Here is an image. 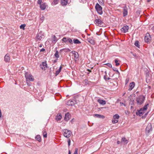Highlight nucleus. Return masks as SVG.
<instances>
[{
  "label": "nucleus",
  "mask_w": 154,
  "mask_h": 154,
  "mask_svg": "<svg viewBox=\"0 0 154 154\" xmlns=\"http://www.w3.org/2000/svg\"><path fill=\"white\" fill-rule=\"evenodd\" d=\"M121 143V142H120V141H117V144H120V143Z\"/></svg>",
  "instance_id": "obj_52"
},
{
  "label": "nucleus",
  "mask_w": 154,
  "mask_h": 154,
  "mask_svg": "<svg viewBox=\"0 0 154 154\" xmlns=\"http://www.w3.org/2000/svg\"><path fill=\"white\" fill-rule=\"evenodd\" d=\"M151 38L149 33L146 34L145 36L144 40L147 43H149L151 40Z\"/></svg>",
  "instance_id": "obj_6"
},
{
  "label": "nucleus",
  "mask_w": 154,
  "mask_h": 154,
  "mask_svg": "<svg viewBox=\"0 0 154 154\" xmlns=\"http://www.w3.org/2000/svg\"><path fill=\"white\" fill-rule=\"evenodd\" d=\"M97 101L100 104L102 105H105L106 103V102L105 100H104L101 99H98L97 100Z\"/></svg>",
  "instance_id": "obj_18"
},
{
  "label": "nucleus",
  "mask_w": 154,
  "mask_h": 154,
  "mask_svg": "<svg viewBox=\"0 0 154 154\" xmlns=\"http://www.w3.org/2000/svg\"><path fill=\"white\" fill-rule=\"evenodd\" d=\"M129 29V27L128 26H124L121 29V31L122 32L125 33L128 31Z\"/></svg>",
  "instance_id": "obj_9"
},
{
  "label": "nucleus",
  "mask_w": 154,
  "mask_h": 154,
  "mask_svg": "<svg viewBox=\"0 0 154 154\" xmlns=\"http://www.w3.org/2000/svg\"><path fill=\"white\" fill-rule=\"evenodd\" d=\"M52 42L54 43H55L57 41V39L55 35H53L52 37Z\"/></svg>",
  "instance_id": "obj_20"
},
{
  "label": "nucleus",
  "mask_w": 154,
  "mask_h": 154,
  "mask_svg": "<svg viewBox=\"0 0 154 154\" xmlns=\"http://www.w3.org/2000/svg\"><path fill=\"white\" fill-rule=\"evenodd\" d=\"M67 40H68V42H69L71 44H72L73 42L72 40L69 38H67Z\"/></svg>",
  "instance_id": "obj_38"
},
{
  "label": "nucleus",
  "mask_w": 154,
  "mask_h": 154,
  "mask_svg": "<svg viewBox=\"0 0 154 154\" xmlns=\"http://www.w3.org/2000/svg\"><path fill=\"white\" fill-rule=\"evenodd\" d=\"M61 4L63 6H65L68 3L67 0H61Z\"/></svg>",
  "instance_id": "obj_19"
},
{
  "label": "nucleus",
  "mask_w": 154,
  "mask_h": 154,
  "mask_svg": "<svg viewBox=\"0 0 154 154\" xmlns=\"http://www.w3.org/2000/svg\"><path fill=\"white\" fill-rule=\"evenodd\" d=\"M62 69V67L61 66H60V68L58 70L56 71V73H55V75H58L59 74V73L61 72V69Z\"/></svg>",
  "instance_id": "obj_23"
},
{
  "label": "nucleus",
  "mask_w": 154,
  "mask_h": 154,
  "mask_svg": "<svg viewBox=\"0 0 154 154\" xmlns=\"http://www.w3.org/2000/svg\"><path fill=\"white\" fill-rule=\"evenodd\" d=\"M147 114V113H146V114H145V115H146Z\"/></svg>",
  "instance_id": "obj_61"
},
{
  "label": "nucleus",
  "mask_w": 154,
  "mask_h": 154,
  "mask_svg": "<svg viewBox=\"0 0 154 154\" xmlns=\"http://www.w3.org/2000/svg\"><path fill=\"white\" fill-rule=\"evenodd\" d=\"M134 45L135 46L138 48H139L140 45H139V42L138 41H135Z\"/></svg>",
  "instance_id": "obj_35"
},
{
  "label": "nucleus",
  "mask_w": 154,
  "mask_h": 154,
  "mask_svg": "<svg viewBox=\"0 0 154 154\" xmlns=\"http://www.w3.org/2000/svg\"><path fill=\"white\" fill-rule=\"evenodd\" d=\"M45 51V49L44 48H43L40 50V52H43V51Z\"/></svg>",
  "instance_id": "obj_48"
},
{
  "label": "nucleus",
  "mask_w": 154,
  "mask_h": 154,
  "mask_svg": "<svg viewBox=\"0 0 154 154\" xmlns=\"http://www.w3.org/2000/svg\"><path fill=\"white\" fill-rule=\"evenodd\" d=\"M25 77L26 80H29L30 81H33L34 80V79L33 76L31 74L28 72L25 73Z\"/></svg>",
  "instance_id": "obj_4"
},
{
  "label": "nucleus",
  "mask_w": 154,
  "mask_h": 154,
  "mask_svg": "<svg viewBox=\"0 0 154 154\" xmlns=\"http://www.w3.org/2000/svg\"><path fill=\"white\" fill-rule=\"evenodd\" d=\"M135 85V83L134 82H132L129 85L128 90L129 91L131 90L134 87Z\"/></svg>",
  "instance_id": "obj_13"
},
{
  "label": "nucleus",
  "mask_w": 154,
  "mask_h": 154,
  "mask_svg": "<svg viewBox=\"0 0 154 154\" xmlns=\"http://www.w3.org/2000/svg\"><path fill=\"white\" fill-rule=\"evenodd\" d=\"M27 85H28L29 86H30V85L29 84H28V83H27Z\"/></svg>",
  "instance_id": "obj_56"
},
{
  "label": "nucleus",
  "mask_w": 154,
  "mask_h": 154,
  "mask_svg": "<svg viewBox=\"0 0 154 154\" xmlns=\"http://www.w3.org/2000/svg\"><path fill=\"white\" fill-rule=\"evenodd\" d=\"M113 69V70H115V69Z\"/></svg>",
  "instance_id": "obj_63"
},
{
  "label": "nucleus",
  "mask_w": 154,
  "mask_h": 154,
  "mask_svg": "<svg viewBox=\"0 0 154 154\" xmlns=\"http://www.w3.org/2000/svg\"><path fill=\"white\" fill-rule=\"evenodd\" d=\"M118 122V120H116V119H113L112 121V123L113 124L117 123Z\"/></svg>",
  "instance_id": "obj_39"
},
{
  "label": "nucleus",
  "mask_w": 154,
  "mask_h": 154,
  "mask_svg": "<svg viewBox=\"0 0 154 154\" xmlns=\"http://www.w3.org/2000/svg\"><path fill=\"white\" fill-rule=\"evenodd\" d=\"M59 2L58 0H53V2L51 3L52 5H55L58 4Z\"/></svg>",
  "instance_id": "obj_28"
},
{
  "label": "nucleus",
  "mask_w": 154,
  "mask_h": 154,
  "mask_svg": "<svg viewBox=\"0 0 154 154\" xmlns=\"http://www.w3.org/2000/svg\"><path fill=\"white\" fill-rule=\"evenodd\" d=\"M125 94V93H124V94H123V96H124V95Z\"/></svg>",
  "instance_id": "obj_59"
},
{
  "label": "nucleus",
  "mask_w": 154,
  "mask_h": 154,
  "mask_svg": "<svg viewBox=\"0 0 154 154\" xmlns=\"http://www.w3.org/2000/svg\"><path fill=\"white\" fill-rule=\"evenodd\" d=\"M73 42L75 44H80L81 42L78 39H74Z\"/></svg>",
  "instance_id": "obj_25"
},
{
  "label": "nucleus",
  "mask_w": 154,
  "mask_h": 154,
  "mask_svg": "<svg viewBox=\"0 0 154 154\" xmlns=\"http://www.w3.org/2000/svg\"><path fill=\"white\" fill-rule=\"evenodd\" d=\"M94 116L96 117L99 118L104 119L105 118V116H104L100 115V114H96L94 115Z\"/></svg>",
  "instance_id": "obj_22"
},
{
  "label": "nucleus",
  "mask_w": 154,
  "mask_h": 154,
  "mask_svg": "<svg viewBox=\"0 0 154 154\" xmlns=\"http://www.w3.org/2000/svg\"><path fill=\"white\" fill-rule=\"evenodd\" d=\"M88 70L89 72H91V70H90V69H88Z\"/></svg>",
  "instance_id": "obj_53"
},
{
  "label": "nucleus",
  "mask_w": 154,
  "mask_h": 154,
  "mask_svg": "<svg viewBox=\"0 0 154 154\" xmlns=\"http://www.w3.org/2000/svg\"><path fill=\"white\" fill-rule=\"evenodd\" d=\"M84 82H85V84L86 85L88 84H89V82L88 81V80L87 79H85V80H84Z\"/></svg>",
  "instance_id": "obj_44"
},
{
  "label": "nucleus",
  "mask_w": 154,
  "mask_h": 154,
  "mask_svg": "<svg viewBox=\"0 0 154 154\" xmlns=\"http://www.w3.org/2000/svg\"><path fill=\"white\" fill-rule=\"evenodd\" d=\"M68 145L69 146L70 145L71 141L70 139H69L68 140Z\"/></svg>",
  "instance_id": "obj_47"
},
{
  "label": "nucleus",
  "mask_w": 154,
  "mask_h": 154,
  "mask_svg": "<svg viewBox=\"0 0 154 154\" xmlns=\"http://www.w3.org/2000/svg\"><path fill=\"white\" fill-rule=\"evenodd\" d=\"M126 82V84L128 82V80L127 79H126L125 81Z\"/></svg>",
  "instance_id": "obj_49"
},
{
  "label": "nucleus",
  "mask_w": 154,
  "mask_h": 154,
  "mask_svg": "<svg viewBox=\"0 0 154 154\" xmlns=\"http://www.w3.org/2000/svg\"><path fill=\"white\" fill-rule=\"evenodd\" d=\"M152 128L151 124H149L147 126L146 129V133H149L150 131H152Z\"/></svg>",
  "instance_id": "obj_8"
},
{
  "label": "nucleus",
  "mask_w": 154,
  "mask_h": 154,
  "mask_svg": "<svg viewBox=\"0 0 154 154\" xmlns=\"http://www.w3.org/2000/svg\"><path fill=\"white\" fill-rule=\"evenodd\" d=\"M10 57L8 54H6L4 57V60L6 62H8L10 61Z\"/></svg>",
  "instance_id": "obj_11"
},
{
  "label": "nucleus",
  "mask_w": 154,
  "mask_h": 154,
  "mask_svg": "<svg viewBox=\"0 0 154 154\" xmlns=\"http://www.w3.org/2000/svg\"><path fill=\"white\" fill-rule=\"evenodd\" d=\"M78 149L77 148L75 149V151L73 154H78Z\"/></svg>",
  "instance_id": "obj_45"
},
{
  "label": "nucleus",
  "mask_w": 154,
  "mask_h": 154,
  "mask_svg": "<svg viewBox=\"0 0 154 154\" xmlns=\"http://www.w3.org/2000/svg\"><path fill=\"white\" fill-rule=\"evenodd\" d=\"M76 103V101L74 99L70 100L68 101L66 103V104L69 106H72Z\"/></svg>",
  "instance_id": "obj_5"
},
{
  "label": "nucleus",
  "mask_w": 154,
  "mask_h": 154,
  "mask_svg": "<svg viewBox=\"0 0 154 154\" xmlns=\"http://www.w3.org/2000/svg\"><path fill=\"white\" fill-rule=\"evenodd\" d=\"M119 118V116L117 114H115L113 116V119H118Z\"/></svg>",
  "instance_id": "obj_33"
},
{
  "label": "nucleus",
  "mask_w": 154,
  "mask_h": 154,
  "mask_svg": "<svg viewBox=\"0 0 154 154\" xmlns=\"http://www.w3.org/2000/svg\"><path fill=\"white\" fill-rule=\"evenodd\" d=\"M62 118V116L60 114L58 115L56 117V120L57 121L60 120Z\"/></svg>",
  "instance_id": "obj_26"
},
{
  "label": "nucleus",
  "mask_w": 154,
  "mask_h": 154,
  "mask_svg": "<svg viewBox=\"0 0 154 154\" xmlns=\"http://www.w3.org/2000/svg\"><path fill=\"white\" fill-rule=\"evenodd\" d=\"M26 26V25L25 24H22L20 26V28L21 29H22L23 30H24L25 27Z\"/></svg>",
  "instance_id": "obj_37"
},
{
  "label": "nucleus",
  "mask_w": 154,
  "mask_h": 154,
  "mask_svg": "<svg viewBox=\"0 0 154 154\" xmlns=\"http://www.w3.org/2000/svg\"><path fill=\"white\" fill-rule=\"evenodd\" d=\"M128 14V8L126 6L123 8V15L124 17H125Z\"/></svg>",
  "instance_id": "obj_15"
},
{
  "label": "nucleus",
  "mask_w": 154,
  "mask_h": 154,
  "mask_svg": "<svg viewBox=\"0 0 154 154\" xmlns=\"http://www.w3.org/2000/svg\"><path fill=\"white\" fill-rule=\"evenodd\" d=\"M131 53L136 58H138V56H137L136 54H133L132 52H131Z\"/></svg>",
  "instance_id": "obj_41"
},
{
  "label": "nucleus",
  "mask_w": 154,
  "mask_h": 154,
  "mask_svg": "<svg viewBox=\"0 0 154 154\" xmlns=\"http://www.w3.org/2000/svg\"><path fill=\"white\" fill-rule=\"evenodd\" d=\"M149 105V103H147L146 104L144 107L142 108L144 110L146 111L147 108V106H148Z\"/></svg>",
  "instance_id": "obj_30"
},
{
  "label": "nucleus",
  "mask_w": 154,
  "mask_h": 154,
  "mask_svg": "<svg viewBox=\"0 0 154 154\" xmlns=\"http://www.w3.org/2000/svg\"><path fill=\"white\" fill-rule=\"evenodd\" d=\"M42 2V0H38L37 2V3L38 4L40 5L41 4Z\"/></svg>",
  "instance_id": "obj_46"
},
{
  "label": "nucleus",
  "mask_w": 154,
  "mask_h": 154,
  "mask_svg": "<svg viewBox=\"0 0 154 154\" xmlns=\"http://www.w3.org/2000/svg\"><path fill=\"white\" fill-rule=\"evenodd\" d=\"M54 55L55 57L57 58H58L59 57V52L57 51H56Z\"/></svg>",
  "instance_id": "obj_32"
},
{
  "label": "nucleus",
  "mask_w": 154,
  "mask_h": 154,
  "mask_svg": "<svg viewBox=\"0 0 154 154\" xmlns=\"http://www.w3.org/2000/svg\"><path fill=\"white\" fill-rule=\"evenodd\" d=\"M40 67L42 69L45 70L47 68V64L46 62H43L40 65Z\"/></svg>",
  "instance_id": "obj_12"
},
{
  "label": "nucleus",
  "mask_w": 154,
  "mask_h": 154,
  "mask_svg": "<svg viewBox=\"0 0 154 154\" xmlns=\"http://www.w3.org/2000/svg\"><path fill=\"white\" fill-rule=\"evenodd\" d=\"M145 99V97L143 96H139L136 99V101L137 104L138 105H141Z\"/></svg>",
  "instance_id": "obj_2"
},
{
  "label": "nucleus",
  "mask_w": 154,
  "mask_h": 154,
  "mask_svg": "<svg viewBox=\"0 0 154 154\" xmlns=\"http://www.w3.org/2000/svg\"><path fill=\"white\" fill-rule=\"evenodd\" d=\"M151 0H147L148 2H149Z\"/></svg>",
  "instance_id": "obj_55"
},
{
  "label": "nucleus",
  "mask_w": 154,
  "mask_h": 154,
  "mask_svg": "<svg viewBox=\"0 0 154 154\" xmlns=\"http://www.w3.org/2000/svg\"><path fill=\"white\" fill-rule=\"evenodd\" d=\"M68 154H71V153L70 150H69Z\"/></svg>",
  "instance_id": "obj_54"
},
{
  "label": "nucleus",
  "mask_w": 154,
  "mask_h": 154,
  "mask_svg": "<svg viewBox=\"0 0 154 154\" xmlns=\"http://www.w3.org/2000/svg\"><path fill=\"white\" fill-rule=\"evenodd\" d=\"M42 133L44 137L46 138L47 137V134L45 130H43L42 131Z\"/></svg>",
  "instance_id": "obj_24"
},
{
  "label": "nucleus",
  "mask_w": 154,
  "mask_h": 154,
  "mask_svg": "<svg viewBox=\"0 0 154 154\" xmlns=\"http://www.w3.org/2000/svg\"><path fill=\"white\" fill-rule=\"evenodd\" d=\"M145 111H146L145 110H144L143 109H142L141 108L138 111V115L140 116H141L145 112Z\"/></svg>",
  "instance_id": "obj_16"
},
{
  "label": "nucleus",
  "mask_w": 154,
  "mask_h": 154,
  "mask_svg": "<svg viewBox=\"0 0 154 154\" xmlns=\"http://www.w3.org/2000/svg\"><path fill=\"white\" fill-rule=\"evenodd\" d=\"M71 117V115L69 112H67L65 116L64 120L67 121L69 120Z\"/></svg>",
  "instance_id": "obj_10"
},
{
  "label": "nucleus",
  "mask_w": 154,
  "mask_h": 154,
  "mask_svg": "<svg viewBox=\"0 0 154 154\" xmlns=\"http://www.w3.org/2000/svg\"><path fill=\"white\" fill-rule=\"evenodd\" d=\"M94 22L96 25L100 26L102 23L103 22L99 19H96L94 21Z\"/></svg>",
  "instance_id": "obj_7"
},
{
  "label": "nucleus",
  "mask_w": 154,
  "mask_h": 154,
  "mask_svg": "<svg viewBox=\"0 0 154 154\" xmlns=\"http://www.w3.org/2000/svg\"><path fill=\"white\" fill-rule=\"evenodd\" d=\"M44 35L41 32H39L37 35L36 37L38 39L40 40L44 38Z\"/></svg>",
  "instance_id": "obj_14"
},
{
  "label": "nucleus",
  "mask_w": 154,
  "mask_h": 154,
  "mask_svg": "<svg viewBox=\"0 0 154 154\" xmlns=\"http://www.w3.org/2000/svg\"><path fill=\"white\" fill-rule=\"evenodd\" d=\"M116 71H117L118 72V73H119V71H118V70H116Z\"/></svg>",
  "instance_id": "obj_57"
},
{
  "label": "nucleus",
  "mask_w": 154,
  "mask_h": 154,
  "mask_svg": "<svg viewBox=\"0 0 154 154\" xmlns=\"http://www.w3.org/2000/svg\"><path fill=\"white\" fill-rule=\"evenodd\" d=\"M122 141L124 142L125 144H127L128 143V140L125 137H123L122 139Z\"/></svg>",
  "instance_id": "obj_31"
},
{
  "label": "nucleus",
  "mask_w": 154,
  "mask_h": 154,
  "mask_svg": "<svg viewBox=\"0 0 154 154\" xmlns=\"http://www.w3.org/2000/svg\"><path fill=\"white\" fill-rule=\"evenodd\" d=\"M87 40L88 42L94 45L95 43V41L91 38H88Z\"/></svg>",
  "instance_id": "obj_17"
},
{
  "label": "nucleus",
  "mask_w": 154,
  "mask_h": 154,
  "mask_svg": "<svg viewBox=\"0 0 154 154\" xmlns=\"http://www.w3.org/2000/svg\"><path fill=\"white\" fill-rule=\"evenodd\" d=\"M119 60L118 59H116L115 60V62L116 63V66H118L119 65V63H118Z\"/></svg>",
  "instance_id": "obj_36"
},
{
  "label": "nucleus",
  "mask_w": 154,
  "mask_h": 154,
  "mask_svg": "<svg viewBox=\"0 0 154 154\" xmlns=\"http://www.w3.org/2000/svg\"><path fill=\"white\" fill-rule=\"evenodd\" d=\"M95 9L97 11V12L100 15H101L103 14L102 8L100 5L99 4L97 3L95 7Z\"/></svg>",
  "instance_id": "obj_3"
},
{
  "label": "nucleus",
  "mask_w": 154,
  "mask_h": 154,
  "mask_svg": "<svg viewBox=\"0 0 154 154\" xmlns=\"http://www.w3.org/2000/svg\"><path fill=\"white\" fill-rule=\"evenodd\" d=\"M105 65H106L107 66H108V67H109L110 68L112 67V65L111 63H107L105 64Z\"/></svg>",
  "instance_id": "obj_42"
},
{
  "label": "nucleus",
  "mask_w": 154,
  "mask_h": 154,
  "mask_svg": "<svg viewBox=\"0 0 154 154\" xmlns=\"http://www.w3.org/2000/svg\"><path fill=\"white\" fill-rule=\"evenodd\" d=\"M35 139L39 142L41 141V138L40 135H37L35 137Z\"/></svg>",
  "instance_id": "obj_29"
},
{
  "label": "nucleus",
  "mask_w": 154,
  "mask_h": 154,
  "mask_svg": "<svg viewBox=\"0 0 154 154\" xmlns=\"http://www.w3.org/2000/svg\"><path fill=\"white\" fill-rule=\"evenodd\" d=\"M113 69V70H115V69Z\"/></svg>",
  "instance_id": "obj_62"
},
{
  "label": "nucleus",
  "mask_w": 154,
  "mask_h": 154,
  "mask_svg": "<svg viewBox=\"0 0 154 154\" xmlns=\"http://www.w3.org/2000/svg\"><path fill=\"white\" fill-rule=\"evenodd\" d=\"M62 41L66 43L68 42V40H67V38L66 37H64L63 38Z\"/></svg>",
  "instance_id": "obj_40"
},
{
  "label": "nucleus",
  "mask_w": 154,
  "mask_h": 154,
  "mask_svg": "<svg viewBox=\"0 0 154 154\" xmlns=\"http://www.w3.org/2000/svg\"><path fill=\"white\" fill-rule=\"evenodd\" d=\"M56 62V60H54V62Z\"/></svg>",
  "instance_id": "obj_60"
},
{
  "label": "nucleus",
  "mask_w": 154,
  "mask_h": 154,
  "mask_svg": "<svg viewBox=\"0 0 154 154\" xmlns=\"http://www.w3.org/2000/svg\"><path fill=\"white\" fill-rule=\"evenodd\" d=\"M63 136L67 138H69L72 134V133L71 131L67 130V129H65L62 131Z\"/></svg>",
  "instance_id": "obj_1"
},
{
  "label": "nucleus",
  "mask_w": 154,
  "mask_h": 154,
  "mask_svg": "<svg viewBox=\"0 0 154 154\" xmlns=\"http://www.w3.org/2000/svg\"><path fill=\"white\" fill-rule=\"evenodd\" d=\"M63 51L65 52H68L70 51V50L69 48H64L60 50V51Z\"/></svg>",
  "instance_id": "obj_27"
},
{
  "label": "nucleus",
  "mask_w": 154,
  "mask_h": 154,
  "mask_svg": "<svg viewBox=\"0 0 154 154\" xmlns=\"http://www.w3.org/2000/svg\"><path fill=\"white\" fill-rule=\"evenodd\" d=\"M42 44H40L38 45V47L39 48H41L42 47Z\"/></svg>",
  "instance_id": "obj_51"
},
{
  "label": "nucleus",
  "mask_w": 154,
  "mask_h": 154,
  "mask_svg": "<svg viewBox=\"0 0 154 154\" xmlns=\"http://www.w3.org/2000/svg\"><path fill=\"white\" fill-rule=\"evenodd\" d=\"M74 52L73 54L74 55L75 58L77 59L78 57V55L77 53H76L75 51H72V52Z\"/></svg>",
  "instance_id": "obj_34"
},
{
  "label": "nucleus",
  "mask_w": 154,
  "mask_h": 154,
  "mask_svg": "<svg viewBox=\"0 0 154 154\" xmlns=\"http://www.w3.org/2000/svg\"><path fill=\"white\" fill-rule=\"evenodd\" d=\"M98 2L101 5L103 4L104 2L103 0H98Z\"/></svg>",
  "instance_id": "obj_43"
},
{
  "label": "nucleus",
  "mask_w": 154,
  "mask_h": 154,
  "mask_svg": "<svg viewBox=\"0 0 154 154\" xmlns=\"http://www.w3.org/2000/svg\"><path fill=\"white\" fill-rule=\"evenodd\" d=\"M151 29L153 31V32H154V26H153L152 27Z\"/></svg>",
  "instance_id": "obj_50"
},
{
  "label": "nucleus",
  "mask_w": 154,
  "mask_h": 154,
  "mask_svg": "<svg viewBox=\"0 0 154 154\" xmlns=\"http://www.w3.org/2000/svg\"><path fill=\"white\" fill-rule=\"evenodd\" d=\"M40 8L42 10H44L46 8V6L45 3H44L40 5Z\"/></svg>",
  "instance_id": "obj_21"
},
{
  "label": "nucleus",
  "mask_w": 154,
  "mask_h": 154,
  "mask_svg": "<svg viewBox=\"0 0 154 154\" xmlns=\"http://www.w3.org/2000/svg\"><path fill=\"white\" fill-rule=\"evenodd\" d=\"M109 79H110V78H108L107 79L108 80H109Z\"/></svg>",
  "instance_id": "obj_58"
}]
</instances>
